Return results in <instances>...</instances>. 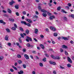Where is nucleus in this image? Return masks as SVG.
Returning <instances> with one entry per match:
<instances>
[{"mask_svg":"<svg viewBox=\"0 0 74 74\" xmlns=\"http://www.w3.org/2000/svg\"><path fill=\"white\" fill-rule=\"evenodd\" d=\"M21 23L22 24H24L25 25H27L28 26H29V27H30V24L29 23H27L26 22H25V21H22L21 22Z\"/></svg>","mask_w":74,"mask_h":74,"instance_id":"1","label":"nucleus"},{"mask_svg":"<svg viewBox=\"0 0 74 74\" xmlns=\"http://www.w3.org/2000/svg\"><path fill=\"white\" fill-rule=\"evenodd\" d=\"M27 38L26 39V40L27 41V42H29V40L28 39H29V40L31 41H32V38L29 37L27 36Z\"/></svg>","mask_w":74,"mask_h":74,"instance_id":"2","label":"nucleus"},{"mask_svg":"<svg viewBox=\"0 0 74 74\" xmlns=\"http://www.w3.org/2000/svg\"><path fill=\"white\" fill-rule=\"evenodd\" d=\"M50 28L51 30H52L53 31H56V28L53 27L51 26L50 27Z\"/></svg>","mask_w":74,"mask_h":74,"instance_id":"3","label":"nucleus"},{"mask_svg":"<svg viewBox=\"0 0 74 74\" xmlns=\"http://www.w3.org/2000/svg\"><path fill=\"white\" fill-rule=\"evenodd\" d=\"M24 56L26 59H29V57L26 54H25Z\"/></svg>","mask_w":74,"mask_h":74,"instance_id":"4","label":"nucleus"},{"mask_svg":"<svg viewBox=\"0 0 74 74\" xmlns=\"http://www.w3.org/2000/svg\"><path fill=\"white\" fill-rule=\"evenodd\" d=\"M67 59H68V61L69 62H70V63L72 62V61H71V58H70L69 57H67Z\"/></svg>","mask_w":74,"mask_h":74,"instance_id":"5","label":"nucleus"},{"mask_svg":"<svg viewBox=\"0 0 74 74\" xmlns=\"http://www.w3.org/2000/svg\"><path fill=\"white\" fill-rule=\"evenodd\" d=\"M14 3H15V1H14L13 0H12V1L10 3V4L12 5L14 4Z\"/></svg>","mask_w":74,"mask_h":74,"instance_id":"6","label":"nucleus"},{"mask_svg":"<svg viewBox=\"0 0 74 74\" xmlns=\"http://www.w3.org/2000/svg\"><path fill=\"white\" fill-rule=\"evenodd\" d=\"M9 36L8 35H6L5 37V39L6 41H8V38Z\"/></svg>","mask_w":74,"mask_h":74,"instance_id":"7","label":"nucleus"},{"mask_svg":"<svg viewBox=\"0 0 74 74\" xmlns=\"http://www.w3.org/2000/svg\"><path fill=\"white\" fill-rule=\"evenodd\" d=\"M60 59V57L58 56H56L54 58V59H56V60L58 59V60H59V59Z\"/></svg>","mask_w":74,"mask_h":74,"instance_id":"8","label":"nucleus"},{"mask_svg":"<svg viewBox=\"0 0 74 74\" xmlns=\"http://www.w3.org/2000/svg\"><path fill=\"white\" fill-rule=\"evenodd\" d=\"M53 18H55V16H51L50 17V20H52Z\"/></svg>","mask_w":74,"mask_h":74,"instance_id":"9","label":"nucleus"},{"mask_svg":"<svg viewBox=\"0 0 74 74\" xmlns=\"http://www.w3.org/2000/svg\"><path fill=\"white\" fill-rule=\"evenodd\" d=\"M62 18L64 19V21H67V18L65 16L63 17Z\"/></svg>","mask_w":74,"mask_h":74,"instance_id":"10","label":"nucleus"},{"mask_svg":"<svg viewBox=\"0 0 74 74\" xmlns=\"http://www.w3.org/2000/svg\"><path fill=\"white\" fill-rule=\"evenodd\" d=\"M0 23H3V25H5V23L2 20H0Z\"/></svg>","mask_w":74,"mask_h":74,"instance_id":"11","label":"nucleus"},{"mask_svg":"<svg viewBox=\"0 0 74 74\" xmlns=\"http://www.w3.org/2000/svg\"><path fill=\"white\" fill-rule=\"evenodd\" d=\"M40 46L42 49H44V48H45V47L42 45H40Z\"/></svg>","mask_w":74,"mask_h":74,"instance_id":"12","label":"nucleus"},{"mask_svg":"<svg viewBox=\"0 0 74 74\" xmlns=\"http://www.w3.org/2000/svg\"><path fill=\"white\" fill-rule=\"evenodd\" d=\"M42 15L43 16H44V17H46V16H47V14L44 13H42Z\"/></svg>","mask_w":74,"mask_h":74,"instance_id":"13","label":"nucleus"},{"mask_svg":"<svg viewBox=\"0 0 74 74\" xmlns=\"http://www.w3.org/2000/svg\"><path fill=\"white\" fill-rule=\"evenodd\" d=\"M41 12H47V11L45 10H44V9H42L41 10Z\"/></svg>","mask_w":74,"mask_h":74,"instance_id":"14","label":"nucleus"},{"mask_svg":"<svg viewBox=\"0 0 74 74\" xmlns=\"http://www.w3.org/2000/svg\"><path fill=\"white\" fill-rule=\"evenodd\" d=\"M26 21H27V22H29V23H32V20L29 19H27Z\"/></svg>","mask_w":74,"mask_h":74,"instance_id":"15","label":"nucleus"},{"mask_svg":"<svg viewBox=\"0 0 74 74\" xmlns=\"http://www.w3.org/2000/svg\"><path fill=\"white\" fill-rule=\"evenodd\" d=\"M38 29H35V33L36 34H37L38 33Z\"/></svg>","mask_w":74,"mask_h":74,"instance_id":"16","label":"nucleus"},{"mask_svg":"<svg viewBox=\"0 0 74 74\" xmlns=\"http://www.w3.org/2000/svg\"><path fill=\"white\" fill-rule=\"evenodd\" d=\"M61 12H63L64 13H65V14H67V12L65 11H64V10L63 9L62 10Z\"/></svg>","mask_w":74,"mask_h":74,"instance_id":"17","label":"nucleus"},{"mask_svg":"<svg viewBox=\"0 0 74 74\" xmlns=\"http://www.w3.org/2000/svg\"><path fill=\"white\" fill-rule=\"evenodd\" d=\"M18 74H22L23 73V72L22 71H20V72H18Z\"/></svg>","mask_w":74,"mask_h":74,"instance_id":"18","label":"nucleus"},{"mask_svg":"<svg viewBox=\"0 0 74 74\" xmlns=\"http://www.w3.org/2000/svg\"><path fill=\"white\" fill-rule=\"evenodd\" d=\"M62 38L64 40H68V39H67V38L66 37H62Z\"/></svg>","mask_w":74,"mask_h":74,"instance_id":"19","label":"nucleus"},{"mask_svg":"<svg viewBox=\"0 0 74 74\" xmlns=\"http://www.w3.org/2000/svg\"><path fill=\"white\" fill-rule=\"evenodd\" d=\"M38 10H39V11H41V7L40 6H38Z\"/></svg>","mask_w":74,"mask_h":74,"instance_id":"20","label":"nucleus"},{"mask_svg":"<svg viewBox=\"0 0 74 74\" xmlns=\"http://www.w3.org/2000/svg\"><path fill=\"white\" fill-rule=\"evenodd\" d=\"M25 33L26 34H29V30L27 29L25 30Z\"/></svg>","mask_w":74,"mask_h":74,"instance_id":"21","label":"nucleus"},{"mask_svg":"<svg viewBox=\"0 0 74 74\" xmlns=\"http://www.w3.org/2000/svg\"><path fill=\"white\" fill-rule=\"evenodd\" d=\"M9 20L10 21H12V22H14V19L13 18H9Z\"/></svg>","mask_w":74,"mask_h":74,"instance_id":"22","label":"nucleus"},{"mask_svg":"<svg viewBox=\"0 0 74 74\" xmlns=\"http://www.w3.org/2000/svg\"><path fill=\"white\" fill-rule=\"evenodd\" d=\"M19 30H20V31H21V32H23V29L21 27H19Z\"/></svg>","mask_w":74,"mask_h":74,"instance_id":"23","label":"nucleus"},{"mask_svg":"<svg viewBox=\"0 0 74 74\" xmlns=\"http://www.w3.org/2000/svg\"><path fill=\"white\" fill-rule=\"evenodd\" d=\"M18 5H16L15 6V8L16 9H18L19 8V7H18Z\"/></svg>","mask_w":74,"mask_h":74,"instance_id":"24","label":"nucleus"},{"mask_svg":"<svg viewBox=\"0 0 74 74\" xmlns=\"http://www.w3.org/2000/svg\"><path fill=\"white\" fill-rule=\"evenodd\" d=\"M21 38H22V37H20L18 38L19 42H20L21 43H22V40H21Z\"/></svg>","mask_w":74,"mask_h":74,"instance_id":"25","label":"nucleus"},{"mask_svg":"<svg viewBox=\"0 0 74 74\" xmlns=\"http://www.w3.org/2000/svg\"><path fill=\"white\" fill-rule=\"evenodd\" d=\"M12 67H13V69H14V70H17V69L16 67H15V66H12Z\"/></svg>","mask_w":74,"mask_h":74,"instance_id":"26","label":"nucleus"},{"mask_svg":"<svg viewBox=\"0 0 74 74\" xmlns=\"http://www.w3.org/2000/svg\"><path fill=\"white\" fill-rule=\"evenodd\" d=\"M62 47L63 48H67V47L65 45H63L62 46Z\"/></svg>","mask_w":74,"mask_h":74,"instance_id":"27","label":"nucleus"},{"mask_svg":"<svg viewBox=\"0 0 74 74\" xmlns=\"http://www.w3.org/2000/svg\"><path fill=\"white\" fill-rule=\"evenodd\" d=\"M60 8H61V7L59 6L57 8V10H58V11H60Z\"/></svg>","mask_w":74,"mask_h":74,"instance_id":"28","label":"nucleus"},{"mask_svg":"<svg viewBox=\"0 0 74 74\" xmlns=\"http://www.w3.org/2000/svg\"><path fill=\"white\" fill-rule=\"evenodd\" d=\"M54 36L55 37H57L58 36V34L56 33H55L54 34Z\"/></svg>","mask_w":74,"mask_h":74,"instance_id":"29","label":"nucleus"},{"mask_svg":"<svg viewBox=\"0 0 74 74\" xmlns=\"http://www.w3.org/2000/svg\"><path fill=\"white\" fill-rule=\"evenodd\" d=\"M39 65L40 67H42L43 66V64L42 63H39Z\"/></svg>","mask_w":74,"mask_h":74,"instance_id":"30","label":"nucleus"},{"mask_svg":"<svg viewBox=\"0 0 74 74\" xmlns=\"http://www.w3.org/2000/svg\"><path fill=\"white\" fill-rule=\"evenodd\" d=\"M23 66L24 69H26V65L25 64H23Z\"/></svg>","mask_w":74,"mask_h":74,"instance_id":"31","label":"nucleus"},{"mask_svg":"<svg viewBox=\"0 0 74 74\" xmlns=\"http://www.w3.org/2000/svg\"><path fill=\"white\" fill-rule=\"evenodd\" d=\"M8 11L9 13L11 14V11L10 10V9H8Z\"/></svg>","mask_w":74,"mask_h":74,"instance_id":"32","label":"nucleus"},{"mask_svg":"<svg viewBox=\"0 0 74 74\" xmlns=\"http://www.w3.org/2000/svg\"><path fill=\"white\" fill-rule=\"evenodd\" d=\"M3 56H0V60H2L3 59Z\"/></svg>","mask_w":74,"mask_h":74,"instance_id":"33","label":"nucleus"},{"mask_svg":"<svg viewBox=\"0 0 74 74\" xmlns=\"http://www.w3.org/2000/svg\"><path fill=\"white\" fill-rule=\"evenodd\" d=\"M17 57L18 58H21V56L19 54H18Z\"/></svg>","mask_w":74,"mask_h":74,"instance_id":"34","label":"nucleus"},{"mask_svg":"<svg viewBox=\"0 0 74 74\" xmlns=\"http://www.w3.org/2000/svg\"><path fill=\"white\" fill-rule=\"evenodd\" d=\"M26 45L27 47H30V45L29 43L27 44Z\"/></svg>","mask_w":74,"mask_h":74,"instance_id":"35","label":"nucleus"},{"mask_svg":"<svg viewBox=\"0 0 74 74\" xmlns=\"http://www.w3.org/2000/svg\"><path fill=\"white\" fill-rule=\"evenodd\" d=\"M18 63H19V64H21L22 63V61H21V60H19L18 61Z\"/></svg>","mask_w":74,"mask_h":74,"instance_id":"36","label":"nucleus"},{"mask_svg":"<svg viewBox=\"0 0 74 74\" xmlns=\"http://www.w3.org/2000/svg\"><path fill=\"white\" fill-rule=\"evenodd\" d=\"M12 29L13 30H16V28L15 27H12Z\"/></svg>","mask_w":74,"mask_h":74,"instance_id":"37","label":"nucleus"},{"mask_svg":"<svg viewBox=\"0 0 74 74\" xmlns=\"http://www.w3.org/2000/svg\"><path fill=\"white\" fill-rule=\"evenodd\" d=\"M67 66L68 67H71V64H69L67 65Z\"/></svg>","mask_w":74,"mask_h":74,"instance_id":"38","label":"nucleus"},{"mask_svg":"<svg viewBox=\"0 0 74 74\" xmlns=\"http://www.w3.org/2000/svg\"><path fill=\"white\" fill-rule=\"evenodd\" d=\"M6 30L8 32H10V29L7 28L6 29Z\"/></svg>","mask_w":74,"mask_h":74,"instance_id":"39","label":"nucleus"},{"mask_svg":"<svg viewBox=\"0 0 74 74\" xmlns=\"http://www.w3.org/2000/svg\"><path fill=\"white\" fill-rule=\"evenodd\" d=\"M23 15H26V11H24L23 12Z\"/></svg>","mask_w":74,"mask_h":74,"instance_id":"40","label":"nucleus"},{"mask_svg":"<svg viewBox=\"0 0 74 74\" xmlns=\"http://www.w3.org/2000/svg\"><path fill=\"white\" fill-rule=\"evenodd\" d=\"M60 69H65L64 67H63L62 66H60Z\"/></svg>","mask_w":74,"mask_h":74,"instance_id":"41","label":"nucleus"},{"mask_svg":"<svg viewBox=\"0 0 74 74\" xmlns=\"http://www.w3.org/2000/svg\"><path fill=\"white\" fill-rule=\"evenodd\" d=\"M46 60H47L46 58H45L43 59V62H45L46 61Z\"/></svg>","mask_w":74,"mask_h":74,"instance_id":"42","label":"nucleus"},{"mask_svg":"<svg viewBox=\"0 0 74 74\" xmlns=\"http://www.w3.org/2000/svg\"><path fill=\"white\" fill-rule=\"evenodd\" d=\"M20 36H21L22 37H23V38L24 37V35H23L22 34H20Z\"/></svg>","mask_w":74,"mask_h":74,"instance_id":"43","label":"nucleus"},{"mask_svg":"<svg viewBox=\"0 0 74 74\" xmlns=\"http://www.w3.org/2000/svg\"><path fill=\"white\" fill-rule=\"evenodd\" d=\"M16 15L17 16H19V13L18 12H16Z\"/></svg>","mask_w":74,"mask_h":74,"instance_id":"44","label":"nucleus"},{"mask_svg":"<svg viewBox=\"0 0 74 74\" xmlns=\"http://www.w3.org/2000/svg\"><path fill=\"white\" fill-rule=\"evenodd\" d=\"M14 27L16 28L17 27V25H16V24L14 23Z\"/></svg>","mask_w":74,"mask_h":74,"instance_id":"45","label":"nucleus"},{"mask_svg":"<svg viewBox=\"0 0 74 74\" xmlns=\"http://www.w3.org/2000/svg\"><path fill=\"white\" fill-rule=\"evenodd\" d=\"M65 53L66 55H68V52L66 51H65Z\"/></svg>","mask_w":74,"mask_h":74,"instance_id":"46","label":"nucleus"},{"mask_svg":"<svg viewBox=\"0 0 74 74\" xmlns=\"http://www.w3.org/2000/svg\"><path fill=\"white\" fill-rule=\"evenodd\" d=\"M60 51L61 52H63V49H60Z\"/></svg>","mask_w":74,"mask_h":74,"instance_id":"47","label":"nucleus"},{"mask_svg":"<svg viewBox=\"0 0 74 74\" xmlns=\"http://www.w3.org/2000/svg\"><path fill=\"white\" fill-rule=\"evenodd\" d=\"M46 31L47 32H49V29H48V28H46Z\"/></svg>","mask_w":74,"mask_h":74,"instance_id":"48","label":"nucleus"},{"mask_svg":"<svg viewBox=\"0 0 74 74\" xmlns=\"http://www.w3.org/2000/svg\"><path fill=\"white\" fill-rule=\"evenodd\" d=\"M45 55L47 57H49V55H48L47 54H45Z\"/></svg>","mask_w":74,"mask_h":74,"instance_id":"49","label":"nucleus"},{"mask_svg":"<svg viewBox=\"0 0 74 74\" xmlns=\"http://www.w3.org/2000/svg\"><path fill=\"white\" fill-rule=\"evenodd\" d=\"M10 71L11 72H12V73L14 72V70L12 69H10Z\"/></svg>","mask_w":74,"mask_h":74,"instance_id":"50","label":"nucleus"},{"mask_svg":"<svg viewBox=\"0 0 74 74\" xmlns=\"http://www.w3.org/2000/svg\"><path fill=\"white\" fill-rule=\"evenodd\" d=\"M52 64H53V65H55V64H56V63L54 62H53Z\"/></svg>","mask_w":74,"mask_h":74,"instance_id":"51","label":"nucleus"},{"mask_svg":"<svg viewBox=\"0 0 74 74\" xmlns=\"http://www.w3.org/2000/svg\"><path fill=\"white\" fill-rule=\"evenodd\" d=\"M34 41H36V42H37V39H36V38H34Z\"/></svg>","mask_w":74,"mask_h":74,"instance_id":"52","label":"nucleus"},{"mask_svg":"<svg viewBox=\"0 0 74 74\" xmlns=\"http://www.w3.org/2000/svg\"><path fill=\"white\" fill-rule=\"evenodd\" d=\"M53 74H56V71H53Z\"/></svg>","mask_w":74,"mask_h":74,"instance_id":"53","label":"nucleus"},{"mask_svg":"<svg viewBox=\"0 0 74 74\" xmlns=\"http://www.w3.org/2000/svg\"><path fill=\"white\" fill-rule=\"evenodd\" d=\"M23 51L24 52H26V49H23Z\"/></svg>","mask_w":74,"mask_h":74,"instance_id":"54","label":"nucleus"},{"mask_svg":"<svg viewBox=\"0 0 74 74\" xmlns=\"http://www.w3.org/2000/svg\"><path fill=\"white\" fill-rule=\"evenodd\" d=\"M70 42L71 44H74V42H73V41L72 40H71L70 41Z\"/></svg>","mask_w":74,"mask_h":74,"instance_id":"55","label":"nucleus"},{"mask_svg":"<svg viewBox=\"0 0 74 74\" xmlns=\"http://www.w3.org/2000/svg\"><path fill=\"white\" fill-rule=\"evenodd\" d=\"M2 12L3 13H6L7 12V11L4 10H3L2 11Z\"/></svg>","mask_w":74,"mask_h":74,"instance_id":"56","label":"nucleus"},{"mask_svg":"<svg viewBox=\"0 0 74 74\" xmlns=\"http://www.w3.org/2000/svg\"><path fill=\"white\" fill-rule=\"evenodd\" d=\"M51 58H52L53 59H54V58H55V57H54V56L52 55H51Z\"/></svg>","mask_w":74,"mask_h":74,"instance_id":"57","label":"nucleus"},{"mask_svg":"<svg viewBox=\"0 0 74 74\" xmlns=\"http://www.w3.org/2000/svg\"><path fill=\"white\" fill-rule=\"evenodd\" d=\"M51 58H52L53 59H54V58H55V57H54V56L52 55H51Z\"/></svg>","mask_w":74,"mask_h":74,"instance_id":"58","label":"nucleus"},{"mask_svg":"<svg viewBox=\"0 0 74 74\" xmlns=\"http://www.w3.org/2000/svg\"><path fill=\"white\" fill-rule=\"evenodd\" d=\"M52 41V44H55V42L53 41L52 40H51Z\"/></svg>","mask_w":74,"mask_h":74,"instance_id":"59","label":"nucleus"},{"mask_svg":"<svg viewBox=\"0 0 74 74\" xmlns=\"http://www.w3.org/2000/svg\"><path fill=\"white\" fill-rule=\"evenodd\" d=\"M68 5H69V7H71V4L70 3H68Z\"/></svg>","mask_w":74,"mask_h":74,"instance_id":"60","label":"nucleus"},{"mask_svg":"<svg viewBox=\"0 0 74 74\" xmlns=\"http://www.w3.org/2000/svg\"><path fill=\"white\" fill-rule=\"evenodd\" d=\"M8 44L9 46H11V43L9 42L8 43Z\"/></svg>","mask_w":74,"mask_h":74,"instance_id":"61","label":"nucleus"},{"mask_svg":"<svg viewBox=\"0 0 74 74\" xmlns=\"http://www.w3.org/2000/svg\"><path fill=\"white\" fill-rule=\"evenodd\" d=\"M71 16L73 18H74V15L73 14H72L71 15Z\"/></svg>","mask_w":74,"mask_h":74,"instance_id":"62","label":"nucleus"},{"mask_svg":"<svg viewBox=\"0 0 74 74\" xmlns=\"http://www.w3.org/2000/svg\"><path fill=\"white\" fill-rule=\"evenodd\" d=\"M40 37H41V38H44V36H43V35H40Z\"/></svg>","mask_w":74,"mask_h":74,"instance_id":"63","label":"nucleus"},{"mask_svg":"<svg viewBox=\"0 0 74 74\" xmlns=\"http://www.w3.org/2000/svg\"><path fill=\"white\" fill-rule=\"evenodd\" d=\"M65 8H67L68 9H69V6H65Z\"/></svg>","mask_w":74,"mask_h":74,"instance_id":"64","label":"nucleus"}]
</instances>
